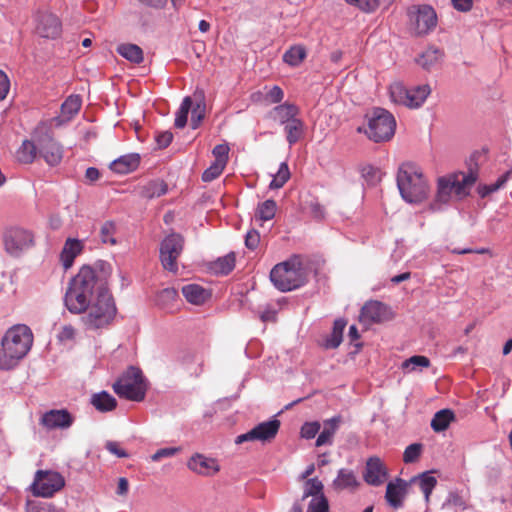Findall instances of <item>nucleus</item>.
Segmentation results:
<instances>
[{"instance_id": "1", "label": "nucleus", "mask_w": 512, "mask_h": 512, "mask_svg": "<svg viewBox=\"0 0 512 512\" xmlns=\"http://www.w3.org/2000/svg\"><path fill=\"white\" fill-rule=\"evenodd\" d=\"M100 287H106V283L98 277L97 271L90 266L81 267L66 290L65 306L74 314L85 312L97 296Z\"/></svg>"}, {"instance_id": "2", "label": "nucleus", "mask_w": 512, "mask_h": 512, "mask_svg": "<svg viewBox=\"0 0 512 512\" xmlns=\"http://www.w3.org/2000/svg\"><path fill=\"white\" fill-rule=\"evenodd\" d=\"M33 344V333L24 324L12 326L5 333L0 348V369L10 370L24 358Z\"/></svg>"}, {"instance_id": "3", "label": "nucleus", "mask_w": 512, "mask_h": 512, "mask_svg": "<svg viewBox=\"0 0 512 512\" xmlns=\"http://www.w3.org/2000/svg\"><path fill=\"white\" fill-rule=\"evenodd\" d=\"M397 186L402 198L409 203H421L428 198L429 185L421 168L412 162L403 163L397 172Z\"/></svg>"}, {"instance_id": "4", "label": "nucleus", "mask_w": 512, "mask_h": 512, "mask_svg": "<svg viewBox=\"0 0 512 512\" xmlns=\"http://www.w3.org/2000/svg\"><path fill=\"white\" fill-rule=\"evenodd\" d=\"M477 178V171L473 170H470L467 175L453 174L440 177L437 181L435 200L429 206L430 210H439L441 205L450 201L452 194L459 197L468 195L470 187L476 182Z\"/></svg>"}, {"instance_id": "5", "label": "nucleus", "mask_w": 512, "mask_h": 512, "mask_svg": "<svg viewBox=\"0 0 512 512\" xmlns=\"http://www.w3.org/2000/svg\"><path fill=\"white\" fill-rule=\"evenodd\" d=\"M273 285L282 292H288L303 286L307 281V273L298 256L276 264L270 272Z\"/></svg>"}, {"instance_id": "6", "label": "nucleus", "mask_w": 512, "mask_h": 512, "mask_svg": "<svg viewBox=\"0 0 512 512\" xmlns=\"http://www.w3.org/2000/svg\"><path fill=\"white\" fill-rule=\"evenodd\" d=\"M86 311L83 321L89 329H99L110 324L116 314V307L107 287H100Z\"/></svg>"}, {"instance_id": "7", "label": "nucleus", "mask_w": 512, "mask_h": 512, "mask_svg": "<svg viewBox=\"0 0 512 512\" xmlns=\"http://www.w3.org/2000/svg\"><path fill=\"white\" fill-rule=\"evenodd\" d=\"M113 390L121 398L142 401L146 393L142 371L137 367L130 366L113 384Z\"/></svg>"}, {"instance_id": "8", "label": "nucleus", "mask_w": 512, "mask_h": 512, "mask_svg": "<svg viewBox=\"0 0 512 512\" xmlns=\"http://www.w3.org/2000/svg\"><path fill=\"white\" fill-rule=\"evenodd\" d=\"M396 120L383 108H374L368 115V127L365 131L368 138L376 143L389 141L395 134Z\"/></svg>"}, {"instance_id": "9", "label": "nucleus", "mask_w": 512, "mask_h": 512, "mask_svg": "<svg viewBox=\"0 0 512 512\" xmlns=\"http://www.w3.org/2000/svg\"><path fill=\"white\" fill-rule=\"evenodd\" d=\"M408 28L413 36L421 37L437 26V14L430 5H413L407 10Z\"/></svg>"}, {"instance_id": "10", "label": "nucleus", "mask_w": 512, "mask_h": 512, "mask_svg": "<svg viewBox=\"0 0 512 512\" xmlns=\"http://www.w3.org/2000/svg\"><path fill=\"white\" fill-rule=\"evenodd\" d=\"M65 485L64 477L51 470H38L35 473L31 491L34 496L50 498Z\"/></svg>"}, {"instance_id": "11", "label": "nucleus", "mask_w": 512, "mask_h": 512, "mask_svg": "<svg viewBox=\"0 0 512 512\" xmlns=\"http://www.w3.org/2000/svg\"><path fill=\"white\" fill-rule=\"evenodd\" d=\"M184 249V238L181 234L171 233L167 235L160 244V262L167 271L176 273L178 271V258Z\"/></svg>"}, {"instance_id": "12", "label": "nucleus", "mask_w": 512, "mask_h": 512, "mask_svg": "<svg viewBox=\"0 0 512 512\" xmlns=\"http://www.w3.org/2000/svg\"><path fill=\"white\" fill-rule=\"evenodd\" d=\"M280 421L278 419L269 420L259 423L253 429L245 434H241L236 438V443L240 444L245 441H271L273 440L280 428Z\"/></svg>"}, {"instance_id": "13", "label": "nucleus", "mask_w": 512, "mask_h": 512, "mask_svg": "<svg viewBox=\"0 0 512 512\" xmlns=\"http://www.w3.org/2000/svg\"><path fill=\"white\" fill-rule=\"evenodd\" d=\"M4 244L9 254L18 256L33 245V235L27 230L14 228L5 235Z\"/></svg>"}, {"instance_id": "14", "label": "nucleus", "mask_w": 512, "mask_h": 512, "mask_svg": "<svg viewBox=\"0 0 512 512\" xmlns=\"http://www.w3.org/2000/svg\"><path fill=\"white\" fill-rule=\"evenodd\" d=\"M364 481L372 486L382 485L388 478V469L377 456L369 457L363 473Z\"/></svg>"}, {"instance_id": "15", "label": "nucleus", "mask_w": 512, "mask_h": 512, "mask_svg": "<svg viewBox=\"0 0 512 512\" xmlns=\"http://www.w3.org/2000/svg\"><path fill=\"white\" fill-rule=\"evenodd\" d=\"M36 32L43 38L55 39L62 32L61 21L50 12H41L37 18Z\"/></svg>"}, {"instance_id": "16", "label": "nucleus", "mask_w": 512, "mask_h": 512, "mask_svg": "<svg viewBox=\"0 0 512 512\" xmlns=\"http://www.w3.org/2000/svg\"><path fill=\"white\" fill-rule=\"evenodd\" d=\"M187 467L194 473L206 477L214 476L220 471V465L215 458L200 453H196L189 458Z\"/></svg>"}, {"instance_id": "17", "label": "nucleus", "mask_w": 512, "mask_h": 512, "mask_svg": "<svg viewBox=\"0 0 512 512\" xmlns=\"http://www.w3.org/2000/svg\"><path fill=\"white\" fill-rule=\"evenodd\" d=\"M39 153L50 166L58 165L63 158V148L51 136L45 135L38 140Z\"/></svg>"}, {"instance_id": "18", "label": "nucleus", "mask_w": 512, "mask_h": 512, "mask_svg": "<svg viewBox=\"0 0 512 512\" xmlns=\"http://www.w3.org/2000/svg\"><path fill=\"white\" fill-rule=\"evenodd\" d=\"M73 423V417L66 409L50 410L41 418V424L48 429L68 428Z\"/></svg>"}, {"instance_id": "19", "label": "nucleus", "mask_w": 512, "mask_h": 512, "mask_svg": "<svg viewBox=\"0 0 512 512\" xmlns=\"http://www.w3.org/2000/svg\"><path fill=\"white\" fill-rule=\"evenodd\" d=\"M299 113L300 110L295 104L285 102L272 108L266 114V118L281 125H285L294 117L298 116Z\"/></svg>"}, {"instance_id": "20", "label": "nucleus", "mask_w": 512, "mask_h": 512, "mask_svg": "<svg viewBox=\"0 0 512 512\" xmlns=\"http://www.w3.org/2000/svg\"><path fill=\"white\" fill-rule=\"evenodd\" d=\"M386 305L379 301H369L361 309L360 320L365 323H379L385 319Z\"/></svg>"}, {"instance_id": "21", "label": "nucleus", "mask_w": 512, "mask_h": 512, "mask_svg": "<svg viewBox=\"0 0 512 512\" xmlns=\"http://www.w3.org/2000/svg\"><path fill=\"white\" fill-rule=\"evenodd\" d=\"M83 249L84 243L79 239L68 238L65 241L60 253V260L66 270L73 265L75 258L82 253Z\"/></svg>"}, {"instance_id": "22", "label": "nucleus", "mask_w": 512, "mask_h": 512, "mask_svg": "<svg viewBox=\"0 0 512 512\" xmlns=\"http://www.w3.org/2000/svg\"><path fill=\"white\" fill-rule=\"evenodd\" d=\"M406 487L407 483L400 478H398L396 482H389L387 484L385 498L390 506L395 509L402 506Z\"/></svg>"}, {"instance_id": "23", "label": "nucleus", "mask_w": 512, "mask_h": 512, "mask_svg": "<svg viewBox=\"0 0 512 512\" xmlns=\"http://www.w3.org/2000/svg\"><path fill=\"white\" fill-rule=\"evenodd\" d=\"M140 164L138 154L132 153L119 157L110 164V169L118 174H127L135 171Z\"/></svg>"}, {"instance_id": "24", "label": "nucleus", "mask_w": 512, "mask_h": 512, "mask_svg": "<svg viewBox=\"0 0 512 512\" xmlns=\"http://www.w3.org/2000/svg\"><path fill=\"white\" fill-rule=\"evenodd\" d=\"M185 299L194 305H202L211 296L210 292L198 284H188L182 287Z\"/></svg>"}, {"instance_id": "25", "label": "nucleus", "mask_w": 512, "mask_h": 512, "mask_svg": "<svg viewBox=\"0 0 512 512\" xmlns=\"http://www.w3.org/2000/svg\"><path fill=\"white\" fill-rule=\"evenodd\" d=\"M360 486V482L354 471L349 469H340L337 477L333 481V487L336 490H355Z\"/></svg>"}, {"instance_id": "26", "label": "nucleus", "mask_w": 512, "mask_h": 512, "mask_svg": "<svg viewBox=\"0 0 512 512\" xmlns=\"http://www.w3.org/2000/svg\"><path fill=\"white\" fill-rule=\"evenodd\" d=\"M340 422V416H335L324 421V427L316 440V446L319 447L325 444H332L333 436L336 433Z\"/></svg>"}, {"instance_id": "27", "label": "nucleus", "mask_w": 512, "mask_h": 512, "mask_svg": "<svg viewBox=\"0 0 512 512\" xmlns=\"http://www.w3.org/2000/svg\"><path fill=\"white\" fill-rule=\"evenodd\" d=\"M411 483L417 484L424 494L425 501H430V495L437 484V479L430 475L429 472H424L421 475L411 479Z\"/></svg>"}, {"instance_id": "28", "label": "nucleus", "mask_w": 512, "mask_h": 512, "mask_svg": "<svg viewBox=\"0 0 512 512\" xmlns=\"http://www.w3.org/2000/svg\"><path fill=\"white\" fill-rule=\"evenodd\" d=\"M286 139L290 145L298 142L304 133V123L297 116L285 124Z\"/></svg>"}, {"instance_id": "29", "label": "nucleus", "mask_w": 512, "mask_h": 512, "mask_svg": "<svg viewBox=\"0 0 512 512\" xmlns=\"http://www.w3.org/2000/svg\"><path fill=\"white\" fill-rule=\"evenodd\" d=\"M117 53L135 64H140L144 59L143 50L136 44H121L117 47Z\"/></svg>"}, {"instance_id": "30", "label": "nucleus", "mask_w": 512, "mask_h": 512, "mask_svg": "<svg viewBox=\"0 0 512 512\" xmlns=\"http://www.w3.org/2000/svg\"><path fill=\"white\" fill-rule=\"evenodd\" d=\"M168 186L163 180H153L141 188V196L146 199H153L165 195Z\"/></svg>"}, {"instance_id": "31", "label": "nucleus", "mask_w": 512, "mask_h": 512, "mask_svg": "<svg viewBox=\"0 0 512 512\" xmlns=\"http://www.w3.org/2000/svg\"><path fill=\"white\" fill-rule=\"evenodd\" d=\"M82 100L79 95H70L61 105V117L64 121L71 120L80 110Z\"/></svg>"}, {"instance_id": "32", "label": "nucleus", "mask_w": 512, "mask_h": 512, "mask_svg": "<svg viewBox=\"0 0 512 512\" xmlns=\"http://www.w3.org/2000/svg\"><path fill=\"white\" fill-rule=\"evenodd\" d=\"M455 419V415L450 409H442L435 413L431 420V427L435 432L446 430L450 423Z\"/></svg>"}, {"instance_id": "33", "label": "nucleus", "mask_w": 512, "mask_h": 512, "mask_svg": "<svg viewBox=\"0 0 512 512\" xmlns=\"http://www.w3.org/2000/svg\"><path fill=\"white\" fill-rule=\"evenodd\" d=\"M91 403L98 411L101 412L112 411L117 406L116 399L105 391L94 394L92 396Z\"/></svg>"}, {"instance_id": "34", "label": "nucleus", "mask_w": 512, "mask_h": 512, "mask_svg": "<svg viewBox=\"0 0 512 512\" xmlns=\"http://www.w3.org/2000/svg\"><path fill=\"white\" fill-rule=\"evenodd\" d=\"M430 93H431V88L429 85H421V86H417L413 89H410L409 93H408L409 100H408L407 107H409V108L420 107L425 102V100L430 95Z\"/></svg>"}, {"instance_id": "35", "label": "nucleus", "mask_w": 512, "mask_h": 512, "mask_svg": "<svg viewBox=\"0 0 512 512\" xmlns=\"http://www.w3.org/2000/svg\"><path fill=\"white\" fill-rule=\"evenodd\" d=\"M443 56V52L435 47L426 49L417 59V63L424 69H430L437 64Z\"/></svg>"}, {"instance_id": "36", "label": "nucleus", "mask_w": 512, "mask_h": 512, "mask_svg": "<svg viewBox=\"0 0 512 512\" xmlns=\"http://www.w3.org/2000/svg\"><path fill=\"white\" fill-rule=\"evenodd\" d=\"M307 56L306 48L303 45L290 47L283 55V61L290 66L300 65Z\"/></svg>"}, {"instance_id": "37", "label": "nucleus", "mask_w": 512, "mask_h": 512, "mask_svg": "<svg viewBox=\"0 0 512 512\" xmlns=\"http://www.w3.org/2000/svg\"><path fill=\"white\" fill-rule=\"evenodd\" d=\"M38 149L39 146L37 147L32 141L24 140L17 150L18 161L24 164L32 163L36 158Z\"/></svg>"}, {"instance_id": "38", "label": "nucleus", "mask_w": 512, "mask_h": 512, "mask_svg": "<svg viewBox=\"0 0 512 512\" xmlns=\"http://www.w3.org/2000/svg\"><path fill=\"white\" fill-rule=\"evenodd\" d=\"M235 261V254L229 253L213 262L212 269L216 274L227 275L234 269Z\"/></svg>"}, {"instance_id": "39", "label": "nucleus", "mask_w": 512, "mask_h": 512, "mask_svg": "<svg viewBox=\"0 0 512 512\" xmlns=\"http://www.w3.org/2000/svg\"><path fill=\"white\" fill-rule=\"evenodd\" d=\"M408 93L409 89H407L401 82H395L389 87L390 99L395 104L408 106Z\"/></svg>"}, {"instance_id": "40", "label": "nucleus", "mask_w": 512, "mask_h": 512, "mask_svg": "<svg viewBox=\"0 0 512 512\" xmlns=\"http://www.w3.org/2000/svg\"><path fill=\"white\" fill-rule=\"evenodd\" d=\"M277 211V204L274 200L268 199L258 204L255 217L260 221H269L274 218Z\"/></svg>"}, {"instance_id": "41", "label": "nucleus", "mask_w": 512, "mask_h": 512, "mask_svg": "<svg viewBox=\"0 0 512 512\" xmlns=\"http://www.w3.org/2000/svg\"><path fill=\"white\" fill-rule=\"evenodd\" d=\"M344 319H337L333 325L331 336L326 340L325 346L327 348H337L342 342L343 330L346 327Z\"/></svg>"}, {"instance_id": "42", "label": "nucleus", "mask_w": 512, "mask_h": 512, "mask_svg": "<svg viewBox=\"0 0 512 512\" xmlns=\"http://www.w3.org/2000/svg\"><path fill=\"white\" fill-rule=\"evenodd\" d=\"M290 170L286 162H282L276 174L273 175V179L269 184L270 189H280L290 179Z\"/></svg>"}, {"instance_id": "43", "label": "nucleus", "mask_w": 512, "mask_h": 512, "mask_svg": "<svg viewBox=\"0 0 512 512\" xmlns=\"http://www.w3.org/2000/svg\"><path fill=\"white\" fill-rule=\"evenodd\" d=\"M192 107V100L189 96L185 97L176 113L175 127L182 129L187 124L188 113Z\"/></svg>"}, {"instance_id": "44", "label": "nucleus", "mask_w": 512, "mask_h": 512, "mask_svg": "<svg viewBox=\"0 0 512 512\" xmlns=\"http://www.w3.org/2000/svg\"><path fill=\"white\" fill-rule=\"evenodd\" d=\"M430 360L428 357L423 355H415L408 359H406L402 363V368L409 372L416 370L418 367L420 368H428L430 366Z\"/></svg>"}, {"instance_id": "45", "label": "nucleus", "mask_w": 512, "mask_h": 512, "mask_svg": "<svg viewBox=\"0 0 512 512\" xmlns=\"http://www.w3.org/2000/svg\"><path fill=\"white\" fill-rule=\"evenodd\" d=\"M26 512H64L51 503H43L34 500H28L25 505Z\"/></svg>"}, {"instance_id": "46", "label": "nucleus", "mask_w": 512, "mask_h": 512, "mask_svg": "<svg viewBox=\"0 0 512 512\" xmlns=\"http://www.w3.org/2000/svg\"><path fill=\"white\" fill-rule=\"evenodd\" d=\"M345 2L364 13H374L380 6V0H345Z\"/></svg>"}, {"instance_id": "47", "label": "nucleus", "mask_w": 512, "mask_h": 512, "mask_svg": "<svg viewBox=\"0 0 512 512\" xmlns=\"http://www.w3.org/2000/svg\"><path fill=\"white\" fill-rule=\"evenodd\" d=\"M116 226L112 221H106L100 228V238L102 243L115 245L116 239L114 238Z\"/></svg>"}, {"instance_id": "48", "label": "nucleus", "mask_w": 512, "mask_h": 512, "mask_svg": "<svg viewBox=\"0 0 512 512\" xmlns=\"http://www.w3.org/2000/svg\"><path fill=\"white\" fill-rule=\"evenodd\" d=\"M323 491V484L318 478H311L306 482L303 498L309 496L318 497Z\"/></svg>"}, {"instance_id": "49", "label": "nucleus", "mask_w": 512, "mask_h": 512, "mask_svg": "<svg viewBox=\"0 0 512 512\" xmlns=\"http://www.w3.org/2000/svg\"><path fill=\"white\" fill-rule=\"evenodd\" d=\"M423 445L421 443H413L406 447L403 453V461L405 463L415 462L421 455Z\"/></svg>"}, {"instance_id": "50", "label": "nucleus", "mask_w": 512, "mask_h": 512, "mask_svg": "<svg viewBox=\"0 0 512 512\" xmlns=\"http://www.w3.org/2000/svg\"><path fill=\"white\" fill-rule=\"evenodd\" d=\"M307 512H329L328 499L324 494L313 498L307 508Z\"/></svg>"}, {"instance_id": "51", "label": "nucleus", "mask_w": 512, "mask_h": 512, "mask_svg": "<svg viewBox=\"0 0 512 512\" xmlns=\"http://www.w3.org/2000/svg\"><path fill=\"white\" fill-rule=\"evenodd\" d=\"M226 166L213 162L202 174V180L204 182H211L218 178Z\"/></svg>"}, {"instance_id": "52", "label": "nucleus", "mask_w": 512, "mask_h": 512, "mask_svg": "<svg viewBox=\"0 0 512 512\" xmlns=\"http://www.w3.org/2000/svg\"><path fill=\"white\" fill-rule=\"evenodd\" d=\"M229 151L230 148L227 144L216 145L212 150V154L215 158L214 161L226 166L229 159Z\"/></svg>"}, {"instance_id": "53", "label": "nucleus", "mask_w": 512, "mask_h": 512, "mask_svg": "<svg viewBox=\"0 0 512 512\" xmlns=\"http://www.w3.org/2000/svg\"><path fill=\"white\" fill-rule=\"evenodd\" d=\"M205 117V104L204 103H197L196 106L192 109V115H191V127L193 129H196L201 121Z\"/></svg>"}, {"instance_id": "54", "label": "nucleus", "mask_w": 512, "mask_h": 512, "mask_svg": "<svg viewBox=\"0 0 512 512\" xmlns=\"http://www.w3.org/2000/svg\"><path fill=\"white\" fill-rule=\"evenodd\" d=\"M506 182V176H501L495 183L490 185H483L478 188L479 195L484 198L489 194L497 191Z\"/></svg>"}, {"instance_id": "55", "label": "nucleus", "mask_w": 512, "mask_h": 512, "mask_svg": "<svg viewBox=\"0 0 512 512\" xmlns=\"http://www.w3.org/2000/svg\"><path fill=\"white\" fill-rule=\"evenodd\" d=\"M320 430L319 422H306L301 427V436L306 439L314 438Z\"/></svg>"}, {"instance_id": "56", "label": "nucleus", "mask_w": 512, "mask_h": 512, "mask_svg": "<svg viewBox=\"0 0 512 512\" xmlns=\"http://www.w3.org/2000/svg\"><path fill=\"white\" fill-rule=\"evenodd\" d=\"M265 98L272 104H278L283 100L284 92L279 86L275 85L269 89Z\"/></svg>"}, {"instance_id": "57", "label": "nucleus", "mask_w": 512, "mask_h": 512, "mask_svg": "<svg viewBox=\"0 0 512 512\" xmlns=\"http://www.w3.org/2000/svg\"><path fill=\"white\" fill-rule=\"evenodd\" d=\"M260 243V234L256 229H251L245 236V245L250 250H255Z\"/></svg>"}, {"instance_id": "58", "label": "nucleus", "mask_w": 512, "mask_h": 512, "mask_svg": "<svg viewBox=\"0 0 512 512\" xmlns=\"http://www.w3.org/2000/svg\"><path fill=\"white\" fill-rule=\"evenodd\" d=\"M308 209L311 216L316 220H322L325 217L324 207L317 201L313 200L308 204Z\"/></svg>"}, {"instance_id": "59", "label": "nucleus", "mask_w": 512, "mask_h": 512, "mask_svg": "<svg viewBox=\"0 0 512 512\" xmlns=\"http://www.w3.org/2000/svg\"><path fill=\"white\" fill-rule=\"evenodd\" d=\"M178 451H179V448H175V447L161 448V449L157 450L151 456V460L154 462H157V461L161 460L162 458L174 456L176 453H178Z\"/></svg>"}, {"instance_id": "60", "label": "nucleus", "mask_w": 512, "mask_h": 512, "mask_svg": "<svg viewBox=\"0 0 512 512\" xmlns=\"http://www.w3.org/2000/svg\"><path fill=\"white\" fill-rule=\"evenodd\" d=\"M76 330L71 325H64L58 333V339L61 342L71 341L75 338Z\"/></svg>"}, {"instance_id": "61", "label": "nucleus", "mask_w": 512, "mask_h": 512, "mask_svg": "<svg viewBox=\"0 0 512 512\" xmlns=\"http://www.w3.org/2000/svg\"><path fill=\"white\" fill-rule=\"evenodd\" d=\"M105 448L118 458L128 457V453L123 448H121L120 444L116 441H107Z\"/></svg>"}, {"instance_id": "62", "label": "nucleus", "mask_w": 512, "mask_h": 512, "mask_svg": "<svg viewBox=\"0 0 512 512\" xmlns=\"http://www.w3.org/2000/svg\"><path fill=\"white\" fill-rule=\"evenodd\" d=\"M178 298V292L175 288H165L159 294V301L165 304L168 301H174Z\"/></svg>"}, {"instance_id": "63", "label": "nucleus", "mask_w": 512, "mask_h": 512, "mask_svg": "<svg viewBox=\"0 0 512 512\" xmlns=\"http://www.w3.org/2000/svg\"><path fill=\"white\" fill-rule=\"evenodd\" d=\"M10 89V81L8 76L0 70V101L4 100Z\"/></svg>"}, {"instance_id": "64", "label": "nucleus", "mask_w": 512, "mask_h": 512, "mask_svg": "<svg viewBox=\"0 0 512 512\" xmlns=\"http://www.w3.org/2000/svg\"><path fill=\"white\" fill-rule=\"evenodd\" d=\"M173 139V134L170 131H164L156 136V142L159 148L163 149L170 145Z\"/></svg>"}]
</instances>
